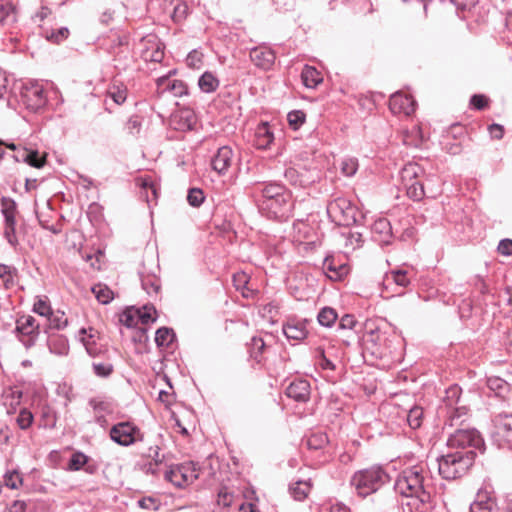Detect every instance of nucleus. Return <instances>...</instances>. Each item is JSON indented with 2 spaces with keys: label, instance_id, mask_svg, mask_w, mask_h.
Returning a JSON list of instances; mask_svg holds the SVG:
<instances>
[{
  "label": "nucleus",
  "instance_id": "1",
  "mask_svg": "<svg viewBox=\"0 0 512 512\" xmlns=\"http://www.w3.org/2000/svg\"><path fill=\"white\" fill-rule=\"evenodd\" d=\"M484 446L479 432L470 428H458L447 439L446 451L437 457L438 472L445 480L464 476L473 465L476 450Z\"/></svg>",
  "mask_w": 512,
  "mask_h": 512
},
{
  "label": "nucleus",
  "instance_id": "2",
  "mask_svg": "<svg viewBox=\"0 0 512 512\" xmlns=\"http://www.w3.org/2000/svg\"><path fill=\"white\" fill-rule=\"evenodd\" d=\"M429 471L424 464L403 469L394 483V490L401 496L402 512H429L431 493Z\"/></svg>",
  "mask_w": 512,
  "mask_h": 512
},
{
  "label": "nucleus",
  "instance_id": "3",
  "mask_svg": "<svg viewBox=\"0 0 512 512\" xmlns=\"http://www.w3.org/2000/svg\"><path fill=\"white\" fill-rule=\"evenodd\" d=\"M389 480L390 477L383 467L373 465L356 471L350 479V484L358 496L367 497L380 490Z\"/></svg>",
  "mask_w": 512,
  "mask_h": 512
},
{
  "label": "nucleus",
  "instance_id": "4",
  "mask_svg": "<svg viewBox=\"0 0 512 512\" xmlns=\"http://www.w3.org/2000/svg\"><path fill=\"white\" fill-rule=\"evenodd\" d=\"M462 389L458 385H451L445 391L441 412L445 414V425L450 427L461 426L467 417L468 408L462 403Z\"/></svg>",
  "mask_w": 512,
  "mask_h": 512
},
{
  "label": "nucleus",
  "instance_id": "5",
  "mask_svg": "<svg viewBox=\"0 0 512 512\" xmlns=\"http://www.w3.org/2000/svg\"><path fill=\"white\" fill-rule=\"evenodd\" d=\"M261 213L268 219L285 222L293 216L294 202L291 192L278 199L262 200L259 204Z\"/></svg>",
  "mask_w": 512,
  "mask_h": 512
},
{
  "label": "nucleus",
  "instance_id": "6",
  "mask_svg": "<svg viewBox=\"0 0 512 512\" xmlns=\"http://www.w3.org/2000/svg\"><path fill=\"white\" fill-rule=\"evenodd\" d=\"M1 213L4 217L3 235L7 242L12 246L18 245V238L16 236V216L18 215V206L16 201L7 196L0 199Z\"/></svg>",
  "mask_w": 512,
  "mask_h": 512
},
{
  "label": "nucleus",
  "instance_id": "7",
  "mask_svg": "<svg viewBox=\"0 0 512 512\" xmlns=\"http://www.w3.org/2000/svg\"><path fill=\"white\" fill-rule=\"evenodd\" d=\"M199 477L197 464L185 462L171 465L164 471V478L177 487H184L194 483Z\"/></svg>",
  "mask_w": 512,
  "mask_h": 512
},
{
  "label": "nucleus",
  "instance_id": "8",
  "mask_svg": "<svg viewBox=\"0 0 512 512\" xmlns=\"http://www.w3.org/2000/svg\"><path fill=\"white\" fill-rule=\"evenodd\" d=\"M327 213L335 223L349 226L355 222V208L346 198H336L327 205Z\"/></svg>",
  "mask_w": 512,
  "mask_h": 512
},
{
  "label": "nucleus",
  "instance_id": "9",
  "mask_svg": "<svg viewBox=\"0 0 512 512\" xmlns=\"http://www.w3.org/2000/svg\"><path fill=\"white\" fill-rule=\"evenodd\" d=\"M492 439L499 446L512 447V414L499 413L492 419Z\"/></svg>",
  "mask_w": 512,
  "mask_h": 512
},
{
  "label": "nucleus",
  "instance_id": "10",
  "mask_svg": "<svg viewBox=\"0 0 512 512\" xmlns=\"http://www.w3.org/2000/svg\"><path fill=\"white\" fill-rule=\"evenodd\" d=\"M15 331L19 340L29 349L33 347L39 336V324L31 315H23L16 321Z\"/></svg>",
  "mask_w": 512,
  "mask_h": 512
},
{
  "label": "nucleus",
  "instance_id": "11",
  "mask_svg": "<svg viewBox=\"0 0 512 512\" xmlns=\"http://www.w3.org/2000/svg\"><path fill=\"white\" fill-rule=\"evenodd\" d=\"M139 429L131 422H119L110 429V438L121 446H130L136 441Z\"/></svg>",
  "mask_w": 512,
  "mask_h": 512
},
{
  "label": "nucleus",
  "instance_id": "12",
  "mask_svg": "<svg viewBox=\"0 0 512 512\" xmlns=\"http://www.w3.org/2000/svg\"><path fill=\"white\" fill-rule=\"evenodd\" d=\"M22 98L27 107L34 111H37L38 109L45 106L47 102L44 88L42 84L38 82H30L29 84L25 85L22 91Z\"/></svg>",
  "mask_w": 512,
  "mask_h": 512
},
{
  "label": "nucleus",
  "instance_id": "13",
  "mask_svg": "<svg viewBox=\"0 0 512 512\" xmlns=\"http://www.w3.org/2000/svg\"><path fill=\"white\" fill-rule=\"evenodd\" d=\"M415 106L413 98L401 92L394 93L389 100V108L393 114L403 113L408 116L415 111Z\"/></svg>",
  "mask_w": 512,
  "mask_h": 512
},
{
  "label": "nucleus",
  "instance_id": "14",
  "mask_svg": "<svg viewBox=\"0 0 512 512\" xmlns=\"http://www.w3.org/2000/svg\"><path fill=\"white\" fill-rule=\"evenodd\" d=\"M141 43L145 46L142 51V57L146 61L161 62L164 57V51L161 44L158 43L156 36L149 35L141 39Z\"/></svg>",
  "mask_w": 512,
  "mask_h": 512
},
{
  "label": "nucleus",
  "instance_id": "15",
  "mask_svg": "<svg viewBox=\"0 0 512 512\" xmlns=\"http://www.w3.org/2000/svg\"><path fill=\"white\" fill-rule=\"evenodd\" d=\"M233 151L229 146L218 148L211 160L213 170L219 174H225L233 162Z\"/></svg>",
  "mask_w": 512,
  "mask_h": 512
},
{
  "label": "nucleus",
  "instance_id": "16",
  "mask_svg": "<svg viewBox=\"0 0 512 512\" xmlns=\"http://www.w3.org/2000/svg\"><path fill=\"white\" fill-rule=\"evenodd\" d=\"M286 395L297 402H307L310 398V383L305 379L292 381L286 388Z\"/></svg>",
  "mask_w": 512,
  "mask_h": 512
},
{
  "label": "nucleus",
  "instance_id": "17",
  "mask_svg": "<svg viewBox=\"0 0 512 512\" xmlns=\"http://www.w3.org/2000/svg\"><path fill=\"white\" fill-rule=\"evenodd\" d=\"M250 59L257 67L268 70L275 62V54L269 48L255 47L250 51Z\"/></svg>",
  "mask_w": 512,
  "mask_h": 512
},
{
  "label": "nucleus",
  "instance_id": "18",
  "mask_svg": "<svg viewBox=\"0 0 512 512\" xmlns=\"http://www.w3.org/2000/svg\"><path fill=\"white\" fill-rule=\"evenodd\" d=\"M283 333L289 340L300 341L307 337L306 320L289 319L283 325Z\"/></svg>",
  "mask_w": 512,
  "mask_h": 512
},
{
  "label": "nucleus",
  "instance_id": "19",
  "mask_svg": "<svg viewBox=\"0 0 512 512\" xmlns=\"http://www.w3.org/2000/svg\"><path fill=\"white\" fill-rule=\"evenodd\" d=\"M157 87L162 92L170 91L176 97H182L188 94V86L182 80H170L168 76H162L157 79Z\"/></svg>",
  "mask_w": 512,
  "mask_h": 512
},
{
  "label": "nucleus",
  "instance_id": "20",
  "mask_svg": "<svg viewBox=\"0 0 512 512\" xmlns=\"http://www.w3.org/2000/svg\"><path fill=\"white\" fill-rule=\"evenodd\" d=\"M256 190L262 195L263 200H274L290 193L285 186L278 182H265L257 186Z\"/></svg>",
  "mask_w": 512,
  "mask_h": 512
},
{
  "label": "nucleus",
  "instance_id": "21",
  "mask_svg": "<svg viewBox=\"0 0 512 512\" xmlns=\"http://www.w3.org/2000/svg\"><path fill=\"white\" fill-rule=\"evenodd\" d=\"M323 271L327 277L333 281L341 280L348 272L346 265H336L331 258H325L323 262Z\"/></svg>",
  "mask_w": 512,
  "mask_h": 512
},
{
  "label": "nucleus",
  "instance_id": "22",
  "mask_svg": "<svg viewBox=\"0 0 512 512\" xmlns=\"http://www.w3.org/2000/svg\"><path fill=\"white\" fill-rule=\"evenodd\" d=\"M301 80L305 87L313 89L323 81V78L315 67L305 65L301 72Z\"/></svg>",
  "mask_w": 512,
  "mask_h": 512
},
{
  "label": "nucleus",
  "instance_id": "23",
  "mask_svg": "<svg viewBox=\"0 0 512 512\" xmlns=\"http://www.w3.org/2000/svg\"><path fill=\"white\" fill-rule=\"evenodd\" d=\"M424 174V169L417 163H407L400 172L402 184L418 180Z\"/></svg>",
  "mask_w": 512,
  "mask_h": 512
},
{
  "label": "nucleus",
  "instance_id": "24",
  "mask_svg": "<svg viewBox=\"0 0 512 512\" xmlns=\"http://www.w3.org/2000/svg\"><path fill=\"white\" fill-rule=\"evenodd\" d=\"M372 231L380 236L379 241L389 244L392 238V227L386 218H380L373 223Z\"/></svg>",
  "mask_w": 512,
  "mask_h": 512
},
{
  "label": "nucleus",
  "instance_id": "25",
  "mask_svg": "<svg viewBox=\"0 0 512 512\" xmlns=\"http://www.w3.org/2000/svg\"><path fill=\"white\" fill-rule=\"evenodd\" d=\"M274 140L273 133L267 124L257 128L255 133V145L258 149H267Z\"/></svg>",
  "mask_w": 512,
  "mask_h": 512
},
{
  "label": "nucleus",
  "instance_id": "26",
  "mask_svg": "<svg viewBox=\"0 0 512 512\" xmlns=\"http://www.w3.org/2000/svg\"><path fill=\"white\" fill-rule=\"evenodd\" d=\"M49 351L56 355H66L69 350L68 341L61 335H52L48 338Z\"/></svg>",
  "mask_w": 512,
  "mask_h": 512
},
{
  "label": "nucleus",
  "instance_id": "27",
  "mask_svg": "<svg viewBox=\"0 0 512 512\" xmlns=\"http://www.w3.org/2000/svg\"><path fill=\"white\" fill-rule=\"evenodd\" d=\"M107 96L110 97L115 104L121 105L127 99V87L121 82L114 81L107 90Z\"/></svg>",
  "mask_w": 512,
  "mask_h": 512
},
{
  "label": "nucleus",
  "instance_id": "28",
  "mask_svg": "<svg viewBox=\"0 0 512 512\" xmlns=\"http://www.w3.org/2000/svg\"><path fill=\"white\" fill-rule=\"evenodd\" d=\"M494 502L485 493L479 492L473 503L470 504V512H492Z\"/></svg>",
  "mask_w": 512,
  "mask_h": 512
},
{
  "label": "nucleus",
  "instance_id": "29",
  "mask_svg": "<svg viewBox=\"0 0 512 512\" xmlns=\"http://www.w3.org/2000/svg\"><path fill=\"white\" fill-rule=\"evenodd\" d=\"M219 84L220 82L218 78L209 71L203 73L198 80V86L204 93H212L216 91V89L219 87Z\"/></svg>",
  "mask_w": 512,
  "mask_h": 512
},
{
  "label": "nucleus",
  "instance_id": "30",
  "mask_svg": "<svg viewBox=\"0 0 512 512\" xmlns=\"http://www.w3.org/2000/svg\"><path fill=\"white\" fill-rule=\"evenodd\" d=\"M16 21V9L11 2H0V23L11 25Z\"/></svg>",
  "mask_w": 512,
  "mask_h": 512
},
{
  "label": "nucleus",
  "instance_id": "31",
  "mask_svg": "<svg viewBox=\"0 0 512 512\" xmlns=\"http://www.w3.org/2000/svg\"><path fill=\"white\" fill-rule=\"evenodd\" d=\"M329 443L328 436L325 432L317 431L311 433L306 440V444L311 450H320Z\"/></svg>",
  "mask_w": 512,
  "mask_h": 512
},
{
  "label": "nucleus",
  "instance_id": "32",
  "mask_svg": "<svg viewBox=\"0 0 512 512\" xmlns=\"http://www.w3.org/2000/svg\"><path fill=\"white\" fill-rule=\"evenodd\" d=\"M310 489L311 485L309 482L297 481L290 485L289 492L295 500L302 501L308 496Z\"/></svg>",
  "mask_w": 512,
  "mask_h": 512
},
{
  "label": "nucleus",
  "instance_id": "33",
  "mask_svg": "<svg viewBox=\"0 0 512 512\" xmlns=\"http://www.w3.org/2000/svg\"><path fill=\"white\" fill-rule=\"evenodd\" d=\"M337 318L336 310L331 307H323L317 315L318 323L324 327H331Z\"/></svg>",
  "mask_w": 512,
  "mask_h": 512
},
{
  "label": "nucleus",
  "instance_id": "34",
  "mask_svg": "<svg viewBox=\"0 0 512 512\" xmlns=\"http://www.w3.org/2000/svg\"><path fill=\"white\" fill-rule=\"evenodd\" d=\"M92 292L101 304H108L113 300V291L105 284L94 285Z\"/></svg>",
  "mask_w": 512,
  "mask_h": 512
},
{
  "label": "nucleus",
  "instance_id": "35",
  "mask_svg": "<svg viewBox=\"0 0 512 512\" xmlns=\"http://www.w3.org/2000/svg\"><path fill=\"white\" fill-rule=\"evenodd\" d=\"M175 338L173 329L161 327L156 331L155 342L159 347H168Z\"/></svg>",
  "mask_w": 512,
  "mask_h": 512
},
{
  "label": "nucleus",
  "instance_id": "36",
  "mask_svg": "<svg viewBox=\"0 0 512 512\" xmlns=\"http://www.w3.org/2000/svg\"><path fill=\"white\" fill-rule=\"evenodd\" d=\"M407 196L413 201H420L425 196L424 187L421 181L416 180L404 185Z\"/></svg>",
  "mask_w": 512,
  "mask_h": 512
},
{
  "label": "nucleus",
  "instance_id": "37",
  "mask_svg": "<svg viewBox=\"0 0 512 512\" xmlns=\"http://www.w3.org/2000/svg\"><path fill=\"white\" fill-rule=\"evenodd\" d=\"M49 325L48 327L51 329L62 330L68 325V319L65 314L61 311L53 312L47 316Z\"/></svg>",
  "mask_w": 512,
  "mask_h": 512
},
{
  "label": "nucleus",
  "instance_id": "38",
  "mask_svg": "<svg viewBox=\"0 0 512 512\" xmlns=\"http://www.w3.org/2000/svg\"><path fill=\"white\" fill-rule=\"evenodd\" d=\"M92 369L97 377L108 378L113 373L114 366L109 361H94Z\"/></svg>",
  "mask_w": 512,
  "mask_h": 512
},
{
  "label": "nucleus",
  "instance_id": "39",
  "mask_svg": "<svg viewBox=\"0 0 512 512\" xmlns=\"http://www.w3.org/2000/svg\"><path fill=\"white\" fill-rule=\"evenodd\" d=\"M141 285L148 295L158 294L161 287L159 280L152 275L142 276Z\"/></svg>",
  "mask_w": 512,
  "mask_h": 512
},
{
  "label": "nucleus",
  "instance_id": "40",
  "mask_svg": "<svg viewBox=\"0 0 512 512\" xmlns=\"http://www.w3.org/2000/svg\"><path fill=\"white\" fill-rule=\"evenodd\" d=\"M119 321L122 325L127 328L136 327L139 323L138 320V310L126 309L123 313L120 314Z\"/></svg>",
  "mask_w": 512,
  "mask_h": 512
},
{
  "label": "nucleus",
  "instance_id": "41",
  "mask_svg": "<svg viewBox=\"0 0 512 512\" xmlns=\"http://www.w3.org/2000/svg\"><path fill=\"white\" fill-rule=\"evenodd\" d=\"M266 348V343L261 337H253L251 339V342L249 344L250 349V355L252 358H254L257 362L261 361V356Z\"/></svg>",
  "mask_w": 512,
  "mask_h": 512
},
{
  "label": "nucleus",
  "instance_id": "42",
  "mask_svg": "<svg viewBox=\"0 0 512 512\" xmlns=\"http://www.w3.org/2000/svg\"><path fill=\"white\" fill-rule=\"evenodd\" d=\"M423 409L419 406L412 407L407 414L408 425L412 429H417L421 426L423 420Z\"/></svg>",
  "mask_w": 512,
  "mask_h": 512
},
{
  "label": "nucleus",
  "instance_id": "43",
  "mask_svg": "<svg viewBox=\"0 0 512 512\" xmlns=\"http://www.w3.org/2000/svg\"><path fill=\"white\" fill-rule=\"evenodd\" d=\"M340 169L343 175L352 177L358 170V160L354 157H347L341 160Z\"/></svg>",
  "mask_w": 512,
  "mask_h": 512
},
{
  "label": "nucleus",
  "instance_id": "44",
  "mask_svg": "<svg viewBox=\"0 0 512 512\" xmlns=\"http://www.w3.org/2000/svg\"><path fill=\"white\" fill-rule=\"evenodd\" d=\"M164 462L160 461H147L139 463V469L146 475L159 476Z\"/></svg>",
  "mask_w": 512,
  "mask_h": 512
},
{
  "label": "nucleus",
  "instance_id": "45",
  "mask_svg": "<svg viewBox=\"0 0 512 512\" xmlns=\"http://www.w3.org/2000/svg\"><path fill=\"white\" fill-rule=\"evenodd\" d=\"M70 31L67 27L57 30L46 31V39L52 43L59 44L69 37Z\"/></svg>",
  "mask_w": 512,
  "mask_h": 512
},
{
  "label": "nucleus",
  "instance_id": "46",
  "mask_svg": "<svg viewBox=\"0 0 512 512\" xmlns=\"http://www.w3.org/2000/svg\"><path fill=\"white\" fill-rule=\"evenodd\" d=\"M189 13V8L186 2L180 1L178 2L173 9V13L171 15L173 21L175 23H179L186 19Z\"/></svg>",
  "mask_w": 512,
  "mask_h": 512
},
{
  "label": "nucleus",
  "instance_id": "47",
  "mask_svg": "<svg viewBox=\"0 0 512 512\" xmlns=\"http://www.w3.org/2000/svg\"><path fill=\"white\" fill-rule=\"evenodd\" d=\"M392 279V281L401 287H407L410 284V279L407 276V272L404 270H394L391 271L390 275H387V280Z\"/></svg>",
  "mask_w": 512,
  "mask_h": 512
},
{
  "label": "nucleus",
  "instance_id": "48",
  "mask_svg": "<svg viewBox=\"0 0 512 512\" xmlns=\"http://www.w3.org/2000/svg\"><path fill=\"white\" fill-rule=\"evenodd\" d=\"M33 419V414L28 409L23 408L20 410L16 422L21 429L25 430L31 426Z\"/></svg>",
  "mask_w": 512,
  "mask_h": 512
},
{
  "label": "nucleus",
  "instance_id": "49",
  "mask_svg": "<svg viewBox=\"0 0 512 512\" xmlns=\"http://www.w3.org/2000/svg\"><path fill=\"white\" fill-rule=\"evenodd\" d=\"M287 120L290 127L296 130L305 122V113L301 110H293L288 113Z\"/></svg>",
  "mask_w": 512,
  "mask_h": 512
},
{
  "label": "nucleus",
  "instance_id": "50",
  "mask_svg": "<svg viewBox=\"0 0 512 512\" xmlns=\"http://www.w3.org/2000/svg\"><path fill=\"white\" fill-rule=\"evenodd\" d=\"M88 462V457L82 452L72 454L69 461V469L78 471Z\"/></svg>",
  "mask_w": 512,
  "mask_h": 512
},
{
  "label": "nucleus",
  "instance_id": "51",
  "mask_svg": "<svg viewBox=\"0 0 512 512\" xmlns=\"http://www.w3.org/2000/svg\"><path fill=\"white\" fill-rule=\"evenodd\" d=\"M23 482L22 477L18 473V471H8L4 475V483L7 487L11 489H17L19 485Z\"/></svg>",
  "mask_w": 512,
  "mask_h": 512
},
{
  "label": "nucleus",
  "instance_id": "52",
  "mask_svg": "<svg viewBox=\"0 0 512 512\" xmlns=\"http://www.w3.org/2000/svg\"><path fill=\"white\" fill-rule=\"evenodd\" d=\"M204 193L199 188H191L188 191L187 201L193 207H199L204 201Z\"/></svg>",
  "mask_w": 512,
  "mask_h": 512
},
{
  "label": "nucleus",
  "instance_id": "53",
  "mask_svg": "<svg viewBox=\"0 0 512 512\" xmlns=\"http://www.w3.org/2000/svg\"><path fill=\"white\" fill-rule=\"evenodd\" d=\"M317 364L324 370H335L334 363L329 360L323 348L319 347L316 349Z\"/></svg>",
  "mask_w": 512,
  "mask_h": 512
},
{
  "label": "nucleus",
  "instance_id": "54",
  "mask_svg": "<svg viewBox=\"0 0 512 512\" xmlns=\"http://www.w3.org/2000/svg\"><path fill=\"white\" fill-rule=\"evenodd\" d=\"M234 500V494L228 491L227 488H222L218 492L217 504L224 508L230 507Z\"/></svg>",
  "mask_w": 512,
  "mask_h": 512
},
{
  "label": "nucleus",
  "instance_id": "55",
  "mask_svg": "<svg viewBox=\"0 0 512 512\" xmlns=\"http://www.w3.org/2000/svg\"><path fill=\"white\" fill-rule=\"evenodd\" d=\"M142 456L149 459V461H165V455H160V447L158 445L149 446L142 452Z\"/></svg>",
  "mask_w": 512,
  "mask_h": 512
},
{
  "label": "nucleus",
  "instance_id": "56",
  "mask_svg": "<svg viewBox=\"0 0 512 512\" xmlns=\"http://www.w3.org/2000/svg\"><path fill=\"white\" fill-rule=\"evenodd\" d=\"M155 313L156 310L154 307L144 306L143 311L138 310V320L142 324L153 323L156 321V318L153 316Z\"/></svg>",
  "mask_w": 512,
  "mask_h": 512
},
{
  "label": "nucleus",
  "instance_id": "57",
  "mask_svg": "<svg viewBox=\"0 0 512 512\" xmlns=\"http://www.w3.org/2000/svg\"><path fill=\"white\" fill-rule=\"evenodd\" d=\"M137 503L140 508L149 511H158L161 505L159 500L153 497H143Z\"/></svg>",
  "mask_w": 512,
  "mask_h": 512
},
{
  "label": "nucleus",
  "instance_id": "58",
  "mask_svg": "<svg viewBox=\"0 0 512 512\" xmlns=\"http://www.w3.org/2000/svg\"><path fill=\"white\" fill-rule=\"evenodd\" d=\"M33 311L39 314L40 316L47 317L49 314H51L52 310L46 300L38 298L33 305Z\"/></svg>",
  "mask_w": 512,
  "mask_h": 512
},
{
  "label": "nucleus",
  "instance_id": "59",
  "mask_svg": "<svg viewBox=\"0 0 512 512\" xmlns=\"http://www.w3.org/2000/svg\"><path fill=\"white\" fill-rule=\"evenodd\" d=\"M26 163L35 168H42L46 163V157L40 156L37 150H30L29 159Z\"/></svg>",
  "mask_w": 512,
  "mask_h": 512
},
{
  "label": "nucleus",
  "instance_id": "60",
  "mask_svg": "<svg viewBox=\"0 0 512 512\" xmlns=\"http://www.w3.org/2000/svg\"><path fill=\"white\" fill-rule=\"evenodd\" d=\"M285 179L294 186H303L304 181L298 174L297 170L294 168H288L284 173Z\"/></svg>",
  "mask_w": 512,
  "mask_h": 512
},
{
  "label": "nucleus",
  "instance_id": "61",
  "mask_svg": "<svg viewBox=\"0 0 512 512\" xmlns=\"http://www.w3.org/2000/svg\"><path fill=\"white\" fill-rule=\"evenodd\" d=\"M89 405L93 408L94 412L96 413L110 411L109 403L99 398H91L89 400Z\"/></svg>",
  "mask_w": 512,
  "mask_h": 512
},
{
  "label": "nucleus",
  "instance_id": "62",
  "mask_svg": "<svg viewBox=\"0 0 512 512\" xmlns=\"http://www.w3.org/2000/svg\"><path fill=\"white\" fill-rule=\"evenodd\" d=\"M487 385L491 390L500 393L505 389L507 382L499 377H490L487 380Z\"/></svg>",
  "mask_w": 512,
  "mask_h": 512
},
{
  "label": "nucleus",
  "instance_id": "63",
  "mask_svg": "<svg viewBox=\"0 0 512 512\" xmlns=\"http://www.w3.org/2000/svg\"><path fill=\"white\" fill-rule=\"evenodd\" d=\"M470 105L477 110H483L487 106V99L484 95L474 94L470 99Z\"/></svg>",
  "mask_w": 512,
  "mask_h": 512
},
{
  "label": "nucleus",
  "instance_id": "64",
  "mask_svg": "<svg viewBox=\"0 0 512 512\" xmlns=\"http://www.w3.org/2000/svg\"><path fill=\"white\" fill-rule=\"evenodd\" d=\"M498 252L504 256L512 255V240L502 239L498 244Z\"/></svg>",
  "mask_w": 512,
  "mask_h": 512
}]
</instances>
